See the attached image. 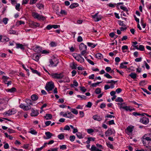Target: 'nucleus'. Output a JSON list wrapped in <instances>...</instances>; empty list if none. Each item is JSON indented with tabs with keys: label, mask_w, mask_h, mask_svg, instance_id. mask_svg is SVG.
Returning <instances> with one entry per match:
<instances>
[{
	"label": "nucleus",
	"mask_w": 151,
	"mask_h": 151,
	"mask_svg": "<svg viewBox=\"0 0 151 151\" xmlns=\"http://www.w3.org/2000/svg\"><path fill=\"white\" fill-rule=\"evenodd\" d=\"M32 15L35 18L37 19L40 20L44 21L46 19V18L45 17L36 12H32Z\"/></svg>",
	"instance_id": "obj_1"
},
{
	"label": "nucleus",
	"mask_w": 151,
	"mask_h": 151,
	"mask_svg": "<svg viewBox=\"0 0 151 151\" xmlns=\"http://www.w3.org/2000/svg\"><path fill=\"white\" fill-rule=\"evenodd\" d=\"M54 85L52 82H50L46 84L45 87L46 89L48 91H51L54 88Z\"/></svg>",
	"instance_id": "obj_2"
},
{
	"label": "nucleus",
	"mask_w": 151,
	"mask_h": 151,
	"mask_svg": "<svg viewBox=\"0 0 151 151\" xmlns=\"http://www.w3.org/2000/svg\"><path fill=\"white\" fill-rule=\"evenodd\" d=\"M51 75L53 78L56 79H61L64 76V75L62 73H52Z\"/></svg>",
	"instance_id": "obj_3"
},
{
	"label": "nucleus",
	"mask_w": 151,
	"mask_h": 151,
	"mask_svg": "<svg viewBox=\"0 0 151 151\" xmlns=\"http://www.w3.org/2000/svg\"><path fill=\"white\" fill-rule=\"evenodd\" d=\"M150 138L148 137V136L147 137L146 134H145L144 136L142 138L143 140H142V142L143 144H144V146H145V145L146 144V140L148 141H151V139H150Z\"/></svg>",
	"instance_id": "obj_4"
},
{
	"label": "nucleus",
	"mask_w": 151,
	"mask_h": 151,
	"mask_svg": "<svg viewBox=\"0 0 151 151\" xmlns=\"http://www.w3.org/2000/svg\"><path fill=\"white\" fill-rule=\"evenodd\" d=\"M98 12L96 13L95 14L92 16V18L94 19V21L95 22H98L101 19V16L98 17L97 15Z\"/></svg>",
	"instance_id": "obj_5"
},
{
	"label": "nucleus",
	"mask_w": 151,
	"mask_h": 151,
	"mask_svg": "<svg viewBox=\"0 0 151 151\" xmlns=\"http://www.w3.org/2000/svg\"><path fill=\"white\" fill-rule=\"evenodd\" d=\"M140 122L143 124H147L149 122V119L146 117H143L141 119Z\"/></svg>",
	"instance_id": "obj_6"
},
{
	"label": "nucleus",
	"mask_w": 151,
	"mask_h": 151,
	"mask_svg": "<svg viewBox=\"0 0 151 151\" xmlns=\"http://www.w3.org/2000/svg\"><path fill=\"white\" fill-rule=\"evenodd\" d=\"M49 62L50 63V65H53L54 66H56L58 63V61H55V59H50Z\"/></svg>",
	"instance_id": "obj_7"
},
{
	"label": "nucleus",
	"mask_w": 151,
	"mask_h": 151,
	"mask_svg": "<svg viewBox=\"0 0 151 151\" xmlns=\"http://www.w3.org/2000/svg\"><path fill=\"white\" fill-rule=\"evenodd\" d=\"M45 134L46 135V137H44V139H48L51 138L52 137L53 135L51 133L49 132H45Z\"/></svg>",
	"instance_id": "obj_8"
},
{
	"label": "nucleus",
	"mask_w": 151,
	"mask_h": 151,
	"mask_svg": "<svg viewBox=\"0 0 151 151\" xmlns=\"http://www.w3.org/2000/svg\"><path fill=\"white\" fill-rule=\"evenodd\" d=\"M87 46L83 43H81L79 45V49L80 50H86Z\"/></svg>",
	"instance_id": "obj_9"
},
{
	"label": "nucleus",
	"mask_w": 151,
	"mask_h": 151,
	"mask_svg": "<svg viewBox=\"0 0 151 151\" xmlns=\"http://www.w3.org/2000/svg\"><path fill=\"white\" fill-rule=\"evenodd\" d=\"M32 113L31 114V115L32 116H35L38 115L39 114V112L37 110H35L33 109H31Z\"/></svg>",
	"instance_id": "obj_10"
},
{
	"label": "nucleus",
	"mask_w": 151,
	"mask_h": 151,
	"mask_svg": "<svg viewBox=\"0 0 151 151\" xmlns=\"http://www.w3.org/2000/svg\"><path fill=\"white\" fill-rule=\"evenodd\" d=\"M133 127L130 126H128L125 130V132L128 134H129L133 131Z\"/></svg>",
	"instance_id": "obj_11"
},
{
	"label": "nucleus",
	"mask_w": 151,
	"mask_h": 151,
	"mask_svg": "<svg viewBox=\"0 0 151 151\" xmlns=\"http://www.w3.org/2000/svg\"><path fill=\"white\" fill-rule=\"evenodd\" d=\"M93 118L95 120H96L98 121H100L102 120V118L100 116L96 114L94 115L93 116Z\"/></svg>",
	"instance_id": "obj_12"
},
{
	"label": "nucleus",
	"mask_w": 151,
	"mask_h": 151,
	"mask_svg": "<svg viewBox=\"0 0 151 151\" xmlns=\"http://www.w3.org/2000/svg\"><path fill=\"white\" fill-rule=\"evenodd\" d=\"M89 150L91 151H102L101 150H100L96 147L94 145H92L91 147Z\"/></svg>",
	"instance_id": "obj_13"
},
{
	"label": "nucleus",
	"mask_w": 151,
	"mask_h": 151,
	"mask_svg": "<svg viewBox=\"0 0 151 151\" xmlns=\"http://www.w3.org/2000/svg\"><path fill=\"white\" fill-rule=\"evenodd\" d=\"M120 108H122L123 109H125V110L127 111H131L132 110H134V108L133 109H130V106H121L120 107Z\"/></svg>",
	"instance_id": "obj_14"
},
{
	"label": "nucleus",
	"mask_w": 151,
	"mask_h": 151,
	"mask_svg": "<svg viewBox=\"0 0 151 151\" xmlns=\"http://www.w3.org/2000/svg\"><path fill=\"white\" fill-rule=\"evenodd\" d=\"M113 131L111 129H109L108 130L105 132V134L106 136H109L113 134Z\"/></svg>",
	"instance_id": "obj_15"
},
{
	"label": "nucleus",
	"mask_w": 151,
	"mask_h": 151,
	"mask_svg": "<svg viewBox=\"0 0 151 151\" xmlns=\"http://www.w3.org/2000/svg\"><path fill=\"white\" fill-rule=\"evenodd\" d=\"M14 114V111H13L12 110H11L10 111H8L7 112H4V114L5 115H7L8 116H10L12 114Z\"/></svg>",
	"instance_id": "obj_16"
},
{
	"label": "nucleus",
	"mask_w": 151,
	"mask_h": 151,
	"mask_svg": "<svg viewBox=\"0 0 151 151\" xmlns=\"http://www.w3.org/2000/svg\"><path fill=\"white\" fill-rule=\"evenodd\" d=\"M6 91L7 92L12 93L16 91V89L15 88L13 87L11 89H7Z\"/></svg>",
	"instance_id": "obj_17"
},
{
	"label": "nucleus",
	"mask_w": 151,
	"mask_h": 151,
	"mask_svg": "<svg viewBox=\"0 0 151 151\" xmlns=\"http://www.w3.org/2000/svg\"><path fill=\"white\" fill-rule=\"evenodd\" d=\"M95 138H93L91 137H89L88 138V140H87L86 142V143L87 144H89V143L91 141H94L95 140Z\"/></svg>",
	"instance_id": "obj_18"
},
{
	"label": "nucleus",
	"mask_w": 151,
	"mask_h": 151,
	"mask_svg": "<svg viewBox=\"0 0 151 151\" xmlns=\"http://www.w3.org/2000/svg\"><path fill=\"white\" fill-rule=\"evenodd\" d=\"M9 38L5 36H3L2 40L1 42H6L9 41Z\"/></svg>",
	"instance_id": "obj_19"
},
{
	"label": "nucleus",
	"mask_w": 151,
	"mask_h": 151,
	"mask_svg": "<svg viewBox=\"0 0 151 151\" xmlns=\"http://www.w3.org/2000/svg\"><path fill=\"white\" fill-rule=\"evenodd\" d=\"M45 118L46 120L51 119L52 118V116L50 114H46V116H45Z\"/></svg>",
	"instance_id": "obj_20"
},
{
	"label": "nucleus",
	"mask_w": 151,
	"mask_h": 151,
	"mask_svg": "<svg viewBox=\"0 0 151 151\" xmlns=\"http://www.w3.org/2000/svg\"><path fill=\"white\" fill-rule=\"evenodd\" d=\"M78 6V4L76 3L71 4L70 6V8L71 9H73Z\"/></svg>",
	"instance_id": "obj_21"
},
{
	"label": "nucleus",
	"mask_w": 151,
	"mask_h": 151,
	"mask_svg": "<svg viewBox=\"0 0 151 151\" xmlns=\"http://www.w3.org/2000/svg\"><path fill=\"white\" fill-rule=\"evenodd\" d=\"M16 47L17 48H20L21 49L23 50L24 49V47L23 45L20 44H16Z\"/></svg>",
	"instance_id": "obj_22"
},
{
	"label": "nucleus",
	"mask_w": 151,
	"mask_h": 151,
	"mask_svg": "<svg viewBox=\"0 0 151 151\" xmlns=\"http://www.w3.org/2000/svg\"><path fill=\"white\" fill-rule=\"evenodd\" d=\"M30 68L32 72L33 73L36 74L39 76H40V73H39V72H38V71L37 70H34V69H33L31 67Z\"/></svg>",
	"instance_id": "obj_23"
},
{
	"label": "nucleus",
	"mask_w": 151,
	"mask_h": 151,
	"mask_svg": "<svg viewBox=\"0 0 151 151\" xmlns=\"http://www.w3.org/2000/svg\"><path fill=\"white\" fill-rule=\"evenodd\" d=\"M36 6L37 7L40 9H41L44 8V5L40 3L37 4Z\"/></svg>",
	"instance_id": "obj_24"
},
{
	"label": "nucleus",
	"mask_w": 151,
	"mask_h": 151,
	"mask_svg": "<svg viewBox=\"0 0 151 151\" xmlns=\"http://www.w3.org/2000/svg\"><path fill=\"white\" fill-rule=\"evenodd\" d=\"M129 76L134 79L136 78L137 74L135 73H132L129 75Z\"/></svg>",
	"instance_id": "obj_25"
},
{
	"label": "nucleus",
	"mask_w": 151,
	"mask_h": 151,
	"mask_svg": "<svg viewBox=\"0 0 151 151\" xmlns=\"http://www.w3.org/2000/svg\"><path fill=\"white\" fill-rule=\"evenodd\" d=\"M31 98L32 100L34 101L37 100L38 99V97L35 94L32 95L31 96Z\"/></svg>",
	"instance_id": "obj_26"
},
{
	"label": "nucleus",
	"mask_w": 151,
	"mask_h": 151,
	"mask_svg": "<svg viewBox=\"0 0 151 151\" xmlns=\"http://www.w3.org/2000/svg\"><path fill=\"white\" fill-rule=\"evenodd\" d=\"M132 114L134 116H140V115L143 116H144V114H144V113H142L141 114H140L138 113L137 112H134L132 113Z\"/></svg>",
	"instance_id": "obj_27"
},
{
	"label": "nucleus",
	"mask_w": 151,
	"mask_h": 151,
	"mask_svg": "<svg viewBox=\"0 0 151 151\" xmlns=\"http://www.w3.org/2000/svg\"><path fill=\"white\" fill-rule=\"evenodd\" d=\"M58 138L60 139H63L64 138V134H61L58 136Z\"/></svg>",
	"instance_id": "obj_28"
},
{
	"label": "nucleus",
	"mask_w": 151,
	"mask_h": 151,
	"mask_svg": "<svg viewBox=\"0 0 151 151\" xmlns=\"http://www.w3.org/2000/svg\"><path fill=\"white\" fill-rule=\"evenodd\" d=\"M101 90L100 88H97L95 91V93L96 94H99L101 93Z\"/></svg>",
	"instance_id": "obj_29"
},
{
	"label": "nucleus",
	"mask_w": 151,
	"mask_h": 151,
	"mask_svg": "<svg viewBox=\"0 0 151 151\" xmlns=\"http://www.w3.org/2000/svg\"><path fill=\"white\" fill-rule=\"evenodd\" d=\"M87 45L88 46L91 47L92 48H94L96 45H93V44L91 42H88Z\"/></svg>",
	"instance_id": "obj_30"
},
{
	"label": "nucleus",
	"mask_w": 151,
	"mask_h": 151,
	"mask_svg": "<svg viewBox=\"0 0 151 151\" xmlns=\"http://www.w3.org/2000/svg\"><path fill=\"white\" fill-rule=\"evenodd\" d=\"M71 111L73 114L76 115L78 113V111L75 109H71Z\"/></svg>",
	"instance_id": "obj_31"
},
{
	"label": "nucleus",
	"mask_w": 151,
	"mask_h": 151,
	"mask_svg": "<svg viewBox=\"0 0 151 151\" xmlns=\"http://www.w3.org/2000/svg\"><path fill=\"white\" fill-rule=\"evenodd\" d=\"M117 82V81H114L113 80V82L111 83L110 88H114V85Z\"/></svg>",
	"instance_id": "obj_32"
},
{
	"label": "nucleus",
	"mask_w": 151,
	"mask_h": 151,
	"mask_svg": "<svg viewBox=\"0 0 151 151\" xmlns=\"http://www.w3.org/2000/svg\"><path fill=\"white\" fill-rule=\"evenodd\" d=\"M8 19L7 18H4L3 19V22L5 24H7L8 21Z\"/></svg>",
	"instance_id": "obj_33"
},
{
	"label": "nucleus",
	"mask_w": 151,
	"mask_h": 151,
	"mask_svg": "<svg viewBox=\"0 0 151 151\" xmlns=\"http://www.w3.org/2000/svg\"><path fill=\"white\" fill-rule=\"evenodd\" d=\"M118 23L122 27H125L126 26V25L123 23V22L122 21L119 20L118 21Z\"/></svg>",
	"instance_id": "obj_34"
},
{
	"label": "nucleus",
	"mask_w": 151,
	"mask_h": 151,
	"mask_svg": "<svg viewBox=\"0 0 151 151\" xmlns=\"http://www.w3.org/2000/svg\"><path fill=\"white\" fill-rule=\"evenodd\" d=\"M67 113L68 115V116L67 117L71 118L73 117V115L70 112L68 111L67 112Z\"/></svg>",
	"instance_id": "obj_35"
},
{
	"label": "nucleus",
	"mask_w": 151,
	"mask_h": 151,
	"mask_svg": "<svg viewBox=\"0 0 151 151\" xmlns=\"http://www.w3.org/2000/svg\"><path fill=\"white\" fill-rule=\"evenodd\" d=\"M115 101L116 102H123V100L122 98L118 97L115 100Z\"/></svg>",
	"instance_id": "obj_36"
},
{
	"label": "nucleus",
	"mask_w": 151,
	"mask_h": 151,
	"mask_svg": "<svg viewBox=\"0 0 151 151\" xmlns=\"http://www.w3.org/2000/svg\"><path fill=\"white\" fill-rule=\"evenodd\" d=\"M31 108V107L30 106H25V107H24V111H27L28 110L30 109Z\"/></svg>",
	"instance_id": "obj_37"
},
{
	"label": "nucleus",
	"mask_w": 151,
	"mask_h": 151,
	"mask_svg": "<svg viewBox=\"0 0 151 151\" xmlns=\"http://www.w3.org/2000/svg\"><path fill=\"white\" fill-rule=\"evenodd\" d=\"M101 83V82H97L96 83H92L91 84V86L93 87H96L97 85H98L100 83Z\"/></svg>",
	"instance_id": "obj_38"
},
{
	"label": "nucleus",
	"mask_w": 151,
	"mask_h": 151,
	"mask_svg": "<svg viewBox=\"0 0 151 151\" xmlns=\"http://www.w3.org/2000/svg\"><path fill=\"white\" fill-rule=\"evenodd\" d=\"M140 86H143L146 85L145 81H140L139 83Z\"/></svg>",
	"instance_id": "obj_39"
},
{
	"label": "nucleus",
	"mask_w": 151,
	"mask_h": 151,
	"mask_svg": "<svg viewBox=\"0 0 151 151\" xmlns=\"http://www.w3.org/2000/svg\"><path fill=\"white\" fill-rule=\"evenodd\" d=\"M76 135L77 137L79 139H81L83 138L82 136V134L80 132H78Z\"/></svg>",
	"instance_id": "obj_40"
},
{
	"label": "nucleus",
	"mask_w": 151,
	"mask_h": 151,
	"mask_svg": "<svg viewBox=\"0 0 151 151\" xmlns=\"http://www.w3.org/2000/svg\"><path fill=\"white\" fill-rule=\"evenodd\" d=\"M102 55L101 54L98 53L96 55V58H99V59H101V58L102 57Z\"/></svg>",
	"instance_id": "obj_41"
},
{
	"label": "nucleus",
	"mask_w": 151,
	"mask_h": 151,
	"mask_svg": "<svg viewBox=\"0 0 151 151\" xmlns=\"http://www.w3.org/2000/svg\"><path fill=\"white\" fill-rule=\"evenodd\" d=\"M67 148L66 146L65 145H63L60 146V150H65Z\"/></svg>",
	"instance_id": "obj_42"
},
{
	"label": "nucleus",
	"mask_w": 151,
	"mask_h": 151,
	"mask_svg": "<svg viewBox=\"0 0 151 151\" xmlns=\"http://www.w3.org/2000/svg\"><path fill=\"white\" fill-rule=\"evenodd\" d=\"M145 49V47L144 46L142 45H139V50L141 51H143Z\"/></svg>",
	"instance_id": "obj_43"
},
{
	"label": "nucleus",
	"mask_w": 151,
	"mask_h": 151,
	"mask_svg": "<svg viewBox=\"0 0 151 151\" xmlns=\"http://www.w3.org/2000/svg\"><path fill=\"white\" fill-rule=\"evenodd\" d=\"M104 76L108 78H112V77L108 73H106L104 75Z\"/></svg>",
	"instance_id": "obj_44"
},
{
	"label": "nucleus",
	"mask_w": 151,
	"mask_h": 151,
	"mask_svg": "<svg viewBox=\"0 0 151 151\" xmlns=\"http://www.w3.org/2000/svg\"><path fill=\"white\" fill-rule=\"evenodd\" d=\"M127 66L126 65H124V64L123 63H122L120 65L119 68H127Z\"/></svg>",
	"instance_id": "obj_45"
},
{
	"label": "nucleus",
	"mask_w": 151,
	"mask_h": 151,
	"mask_svg": "<svg viewBox=\"0 0 151 151\" xmlns=\"http://www.w3.org/2000/svg\"><path fill=\"white\" fill-rule=\"evenodd\" d=\"M75 139V137L74 135L70 136V140L72 141H73Z\"/></svg>",
	"instance_id": "obj_46"
},
{
	"label": "nucleus",
	"mask_w": 151,
	"mask_h": 151,
	"mask_svg": "<svg viewBox=\"0 0 151 151\" xmlns=\"http://www.w3.org/2000/svg\"><path fill=\"white\" fill-rule=\"evenodd\" d=\"M86 50H81L82 52H81V54L82 55H84L85 58L86 59L87 58L85 56L86 53Z\"/></svg>",
	"instance_id": "obj_47"
},
{
	"label": "nucleus",
	"mask_w": 151,
	"mask_h": 151,
	"mask_svg": "<svg viewBox=\"0 0 151 151\" xmlns=\"http://www.w3.org/2000/svg\"><path fill=\"white\" fill-rule=\"evenodd\" d=\"M29 132L33 134H37V132L35 130H31Z\"/></svg>",
	"instance_id": "obj_48"
},
{
	"label": "nucleus",
	"mask_w": 151,
	"mask_h": 151,
	"mask_svg": "<svg viewBox=\"0 0 151 151\" xmlns=\"http://www.w3.org/2000/svg\"><path fill=\"white\" fill-rule=\"evenodd\" d=\"M33 58L34 60L36 61H38L39 59V56L38 55H36L35 57L33 56Z\"/></svg>",
	"instance_id": "obj_49"
},
{
	"label": "nucleus",
	"mask_w": 151,
	"mask_h": 151,
	"mask_svg": "<svg viewBox=\"0 0 151 151\" xmlns=\"http://www.w3.org/2000/svg\"><path fill=\"white\" fill-rule=\"evenodd\" d=\"M77 96L78 97H80L81 98L83 99H86V97L84 95L81 96L79 95H78Z\"/></svg>",
	"instance_id": "obj_50"
},
{
	"label": "nucleus",
	"mask_w": 151,
	"mask_h": 151,
	"mask_svg": "<svg viewBox=\"0 0 151 151\" xmlns=\"http://www.w3.org/2000/svg\"><path fill=\"white\" fill-rule=\"evenodd\" d=\"M20 6V4H17L16 5L15 8L18 11L20 10L19 7Z\"/></svg>",
	"instance_id": "obj_51"
},
{
	"label": "nucleus",
	"mask_w": 151,
	"mask_h": 151,
	"mask_svg": "<svg viewBox=\"0 0 151 151\" xmlns=\"http://www.w3.org/2000/svg\"><path fill=\"white\" fill-rule=\"evenodd\" d=\"M86 60L88 61V62L91 64L92 65H94V63L91 60L88 59H86Z\"/></svg>",
	"instance_id": "obj_52"
},
{
	"label": "nucleus",
	"mask_w": 151,
	"mask_h": 151,
	"mask_svg": "<svg viewBox=\"0 0 151 151\" xmlns=\"http://www.w3.org/2000/svg\"><path fill=\"white\" fill-rule=\"evenodd\" d=\"M107 146L109 147L111 149H113V145L112 144H111L110 143H107Z\"/></svg>",
	"instance_id": "obj_53"
},
{
	"label": "nucleus",
	"mask_w": 151,
	"mask_h": 151,
	"mask_svg": "<svg viewBox=\"0 0 151 151\" xmlns=\"http://www.w3.org/2000/svg\"><path fill=\"white\" fill-rule=\"evenodd\" d=\"M83 41V39L81 36H79L77 38V41L78 42H81Z\"/></svg>",
	"instance_id": "obj_54"
},
{
	"label": "nucleus",
	"mask_w": 151,
	"mask_h": 151,
	"mask_svg": "<svg viewBox=\"0 0 151 151\" xmlns=\"http://www.w3.org/2000/svg\"><path fill=\"white\" fill-rule=\"evenodd\" d=\"M80 88L81 91L83 93L85 92L86 91V89L84 87H81Z\"/></svg>",
	"instance_id": "obj_55"
},
{
	"label": "nucleus",
	"mask_w": 151,
	"mask_h": 151,
	"mask_svg": "<svg viewBox=\"0 0 151 151\" xmlns=\"http://www.w3.org/2000/svg\"><path fill=\"white\" fill-rule=\"evenodd\" d=\"M87 132L89 134H91L94 132L93 129H88L87 130Z\"/></svg>",
	"instance_id": "obj_56"
},
{
	"label": "nucleus",
	"mask_w": 151,
	"mask_h": 151,
	"mask_svg": "<svg viewBox=\"0 0 151 151\" xmlns=\"http://www.w3.org/2000/svg\"><path fill=\"white\" fill-rule=\"evenodd\" d=\"M9 33L10 34H15L16 32L14 30L11 29L9 31Z\"/></svg>",
	"instance_id": "obj_57"
},
{
	"label": "nucleus",
	"mask_w": 151,
	"mask_h": 151,
	"mask_svg": "<svg viewBox=\"0 0 151 151\" xmlns=\"http://www.w3.org/2000/svg\"><path fill=\"white\" fill-rule=\"evenodd\" d=\"M37 0H30V4H35L37 1Z\"/></svg>",
	"instance_id": "obj_58"
},
{
	"label": "nucleus",
	"mask_w": 151,
	"mask_h": 151,
	"mask_svg": "<svg viewBox=\"0 0 151 151\" xmlns=\"http://www.w3.org/2000/svg\"><path fill=\"white\" fill-rule=\"evenodd\" d=\"M60 13L62 15H66L67 14V13L65 11L63 10H61Z\"/></svg>",
	"instance_id": "obj_59"
},
{
	"label": "nucleus",
	"mask_w": 151,
	"mask_h": 151,
	"mask_svg": "<svg viewBox=\"0 0 151 151\" xmlns=\"http://www.w3.org/2000/svg\"><path fill=\"white\" fill-rule=\"evenodd\" d=\"M32 25L34 27H38L40 26V24L38 23H34L32 24Z\"/></svg>",
	"instance_id": "obj_60"
},
{
	"label": "nucleus",
	"mask_w": 151,
	"mask_h": 151,
	"mask_svg": "<svg viewBox=\"0 0 151 151\" xmlns=\"http://www.w3.org/2000/svg\"><path fill=\"white\" fill-rule=\"evenodd\" d=\"M120 8L121 9H122L124 11H127L128 10L127 9L126 7H125L123 6H120Z\"/></svg>",
	"instance_id": "obj_61"
},
{
	"label": "nucleus",
	"mask_w": 151,
	"mask_h": 151,
	"mask_svg": "<svg viewBox=\"0 0 151 151\" xmlns=\"http://www.w3.org/2000/svg\"><path fill=\"white\" fill-rule=\"evenodd\" d=\"M52 28V25H48L46 27V28L48 30H50Z\"/></svg>",
	"instance_id": "obj_62"
},
{
	"label": "nucleus",
	"mask_w": 151,
	"mask_h": 151,
	"mask_svg": "<svg viewBox=\"0 0 151 151\" xmlns=\"http://www.w3.org/2000/svg\"><path fill=\"white\" fill-rule=\"evenodd\" d=\"M92 103L90 102L88 103L86 105V106L87 107L90 108L92 106Z\"/></svg>",
	"instance_id": "obj_63"
},
{
	"label": "nucleus",
	"mask_w": 151,
	"mask_h": 151,
	"mask_svg": "<svg viewBox=\"0 0 151 151\" xmlns=\"http://www.w3.org/2000/svg\"><path fill=\"white\" fill-rule=\"evenodd\" d=\"M64 129L66 130H69L70 129V127L69 126L66 125Z\"/></svg>",
	"instance_id": "obj_64"
}]
</instances>
